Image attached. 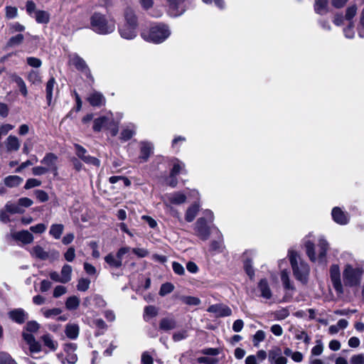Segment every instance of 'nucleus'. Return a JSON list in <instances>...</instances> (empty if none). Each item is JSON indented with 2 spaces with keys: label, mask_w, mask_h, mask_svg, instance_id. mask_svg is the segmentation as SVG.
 I'll list each match as a JSON object with an SVG mask.
<instances>
[{
  "label": "nucleus",
  "mask_w": 364,
  "mask_h": 364,
  "mask_svg": "<svg viewBox=\"0 0 364 364\" xmlns=\"http://www.w3.org/2000/svg\"><path fill=\"white\" fill-rule=\"evenodd\" d=\"M173 289H174V286L171 283H170V282L164 283L161 286V288L159 290V295L161 296H164L166 294L172 292L173 291Z\"/></svg>",
  "instance_id": "c03bdc74"
},
{
  "label": "nucleus",
  "mask_w": 364,
  "mask_h": 364,
  "mask_svg": "<svg viewBox=\"0 0 364 364\" xmlns=\"http://www.w3.org/2000/svg\"><path fill=\"white\" fill-rule=\"evenodd\" d=\"M357 13V6L356 5L353 4L350 6H348L346 10V15L345 18L350 22H352L351 20L353 18V17L355 16Z\"/></svg>",
  "instance_id": "49530a36"
},
{
  "label": "nucleus",
  "mask_w": 364,
  "mask_h": 364,
  "mask_svg": "<svg viewBox=\"0 0 364 364\" xmlns=\"http://www.w3.org/2000/svg\"><path fill=\"white\" fill-rule=\"evenodd\" d=\"M276 320H284L289 315V311L286 308H282L276 311L274 314Z\"/></svg>",
  "instance_id": "09e8293b"
},
{
  "label": "nucleus",
  "mask_w": 364,
  "mask_h": 364,
  "mask_svg": "<svg viewBox=\"0 0 364 364\" xmlns=\"http://www.w3.org/2000/svg\"><path fill=\"white\" fill-rule=\"evenodd\" d=\"M314 11L320 15L326 14L329 11L328 0H316L314 4Z\"/></svg>",
  "instance_id": "4be33fe9"
},
{
  "label": "nucleus",
  "mask_w": 364,
  "mask_h": 364,
  "mask_svg": "<svg viewBox=\"0 0 364 364\" xmlns=\"http://www.w3.org/2000/svg\"><path fill=\"white\" fill-rule=\"evenodd\" d=\"M281 281L286 290L293 292L295 290L294 286L290 281L289 273L287 270H282L281 272Z\"/></svg>",
  "instance_id": "5701e85b"
},
{
  "label": "nucleus",
  "mask_w": 364,
  "mask_h": 364,
  "mask_svg": "<svg viewBox=\"0 0 364 364\" xmlns=\"http://www.w3.org/2000/svg\"><path fill=\"white\" fill-rule=\"evenodd\" d=\"M31 231L34 233H43L46 230V225L43 223H39L30 228Z\"/></svg>",
  "instance_id": "338daca9"
},
{
  "label": "nucleus",
  "mask_w": 364,
  "mask_h": 364,
  "mask_svg": "<svg viewBox=\"0 0 364 364\" xmlns=\"http://www.w3.org/2000/svg\"><path fill=\"white\" fill-rule=\"evenodd\" d=\"M194 230L196 235L201 240H206L208 239L210 231L205 218H200L197 220Z\"/></svg>",
  "instance_id": "1a4fd4ad"
},
{
  "label": "nucleus",
  "mask_w": 364,
  "mask_h": 364,
  "mask_svg": "<svg viewBox=\"0 0 364 364\" xmlns=\"http://www.w3.org/2000/svg\"><path fill=\"white\" fill-rule=\"evenodd\" d=\"M351 364H364V355L358 354L355 355L350 358Z\"/></svg>",
  "instance_id": "774afa93"
},
{
  "label": "nucleus",
  "mask_w": 364,
  "mask_h": 364,
  "mask_svg": "<svg viewBox=\"0 0 364 364\" xmlns=\"http://www.w3.org/2000/svg\"><path fill=\"white\" fill-rule=\"evenodd\" d=\"M62 311L58 308L43 310V314L46 318H51L60 314Z\"/></svg>",
  "instance_id": "864d4df0"
},
{
  "label": "nucleus",
  "mask_w": 364,
  "mask_h": 364,
  "mask_svg": "<svg viewBox=\"0 0 364 364\" xmlns=\"http://www.w3.org/2000/svg\"><path fill=\"white\" fill-rule=\"evenodd\" d=\"M331 215L333 221L341 225H345L348 223L350 220L349 214L343 211L339 207H335L331 211Z\"/></svg>",
  "instance_id": "f8f14e48"
},
{
  "label": "nucleus",
  "mask_w": 364,
  "mask_h": 364,
  "mask_svg": "<svg viewBox=\"0 0 364 364\" xmlns=\"http://www.w3.org/2000/svg\"><path fill=\"white\" fill-rule=\"evenodd\" d=\"M67 293V288L62 285H58L53 290V297L58 298Z\"/></svg>",
  "instance_id": "5fc2aeb1"
},
{
  "label": "nucleus",
  "mask_w": 364,
  "mask_h": 364,
  "mask_svg": "<svg viewBox=\"0 0 364 364\" xmlns=\"http://www.w3.org/2000/svg\"><path fill=\"white\" fill-rule=\"evenodd\" d=\"M69 63L74 65L77 70L85 72L87 77H90L93 81L90 71L88 69L85 60L78 55L73 53L69 55Z\"/></svg>",
  "instance_id": "9d476101"
},
{
  "label": "nucleus",
  "mask_w": 364,
  "mask_h": 364,
  "mask_svg": "<svg viewBox=\"0 0 364 364\" xmlns=\"http://www.w3.org/2000/svg\"><path fill=\"white\" fill-rule=\"evenodd\" d=\"M131 250V248L129 247H122L119 248L117 251V252L115 255V257L117 258L118 260L121 261L122 263V259L124 255L129 252Z\"/></svg>",
  "instance_id": "680f3d73"
},
{
  "label": "nucleus",
  "mask_w": 364,
  "mask_h": 364,
  "mask_svg": "<svg viewBox=\"0 0 364 364\" xmlns=\"http://www.w3.org/2000/svg\"><path fill=\"white\" fill-rule=\"evenodd\" d=\"M64 230V226L62 224H53L49 230V234L55 239H60Z\"/></svg>",
  "instance_id": "c756f323"
},
{
  "label": "nucleus",
  "mask_w": 364,
  "mask_h": 364,
  "mask_svg": "<svg viewBox=\"0 0 364 364\" xmlns=\"http://www.w3.org/2000/svg\"><path fill=\"white\" fill-rule=\"evenodd\" d=\"M34 17L38 23H48L50 20V14L46 11H36Z\"/></svg>",
  "instance_id": "72a5a7b5"
},
{
  "label": "nucleus",
  "mask_w": 364,
  "mask_h": 364,
  "mask_svg": "<svg viewBox=\"0 0 364 364\" xmlns=\"http://www.w3.org/2000/svg\"><path fill=\"white\" fill-rule=\"evenodd\" d=\"M90 284V281L88 279L81 278L79 279L78 283L77 284V289L80 291H87Z\"/></svg>",
  "instance_id": "de8ad7c7"
},
{
  "label": "nucleus",
  "mask_w": 364,
  "mask_h": 364,
  "mask_svg": "<svg viewBox=\"0 0 364 364\" xmlns=\"http://www.w3.org/2000/svg\"><path fill=\"white\" fill-rule=\"evenodd\" d=\"M105 260L112 268L118 269L122 265L121 261L118 260L115 255L112 253L108 254L105 257Z\"/></svg>",
  "instance_id": "f704fd0d"
},
{
  "label": "nucleus",
  "mask_w": 364,
  "mask_h": 364,
  "mask_svg": "<svg viewBox=\"0 0 364 364\" xmlns=\"http://www.w3.org/2000/svg\"><path fill=\"white\" fill-rule=\"evenodd\" d=\"M27 80L33 85H39L41 83V76L38 71L31 70L27 75Z\"/></svg>",
  "instance_id": "c9c22d12"
},
{
  "label": "nucleus",
  "mask_w": 364,
  "mask_h": 364,
  "mask_svg": "<svg viewBox=\"0 0 364 364\" xmlns=\"http://www.w3.org/2000/svg\"><path fill=\"white\" fill-rule=\"evenodd\" d=\"M264 338H265V333L262 330L257 331L253 337L254 346H258L259 343L260 342H262V341H264Z\"/></svg>",
  "instance_id": "603ef678"
},
{
  "label": "nucleus",
  "mask_w": 364,
  "mask_h": 364,
  "mask_svg": "<svg viewBox=\"0 0 364 364\" xmlns=\"http://www.w3.org/2000/svg\"><path fill=\"white\" fill-rule=\"evenodd\" d=\"M26 63L29 66L35 68H38L42 65V61L39 58L35 57H28L26 58Z\"/></svg>",
  "instance_id": "3c124183"
},
{
  "label": "nucleus",
  "mask_w": 364,
  "mask_h": 364,
  "mask_svg": "<svg viewBox=\"0 0 364 364\" xmlns=\"http://www.w3.org/2000/svg\"><path fill=\"white\" fill-rule=\"evenodd\" d=\"M207 311L213 314L216 317L229 316L232 314L230 308L223 304L211 305L208 307Z\"/></svg>",
  "instance_id": "ddd939ff"
},
{
  "label": "nucleus",
  "mask_w": 364,
  "mask_h": 364,
  "mask_svg": "<svg viewBox=\"0 0 364 364\" xmlns=\"http://www.w3.org/2000/svg\"><path fill=\"white\" fill-rule=\"evenodd\" d=\"M77 349V346L75 343H67L64 346V350L67 355L65 358H62L61 363L63 364H75L77 360V356L75 353Z\"/></svg>",
  "instance_id": "9b49d317"
},
{
  "label": "nucleus",
  "mask_w": 364,
  "mask_h": 364,
  "mask_svg": "<svg viewBox=\"0 0 364 364\" xmlns=\"http://www.w3.org/2000/svg\"><path fill=\"white\" fill-rule=\"evenodd\" d=\"M176 327V321L172 316H168L161 320L159 323V328L163 331H170Z\"/></svg>",
  "instance_id": "aec40b11"
},
{
  "label": "nucleus",
  "mask_w": 364,
  "mask_h": 364,
  "mask_svg": "<svg viewBox=\"0 0 364 364\" xmlns=\"http://www.w3.org/2000/svg\"><path fill=\"white\" fill-rule=\"evenodd\" d=\"M12 237L16 240H19L24 244H30L33 240V235L28 230H21L12 233Z\"/></svg>",
  "instance_id": "a211bd4d"
},
{
  "label": "nucleus",
  "mask_w": 364,
  "mask_h": 364,
  "mask_svg": "<svg viewBox=\"0 0 364 364\" xmlns=\"http://www.w3.org/2000/svg\"><path fill=\"white\" fill-rule=\"evenodd\" d=\"M323 350V346L321 341H316V345L311 349V356L320 355Z\"/></svg>",
  "instance_id": "8fccbe9b"
},
{
  "label": "nucleus",
  "mask_w": 364,
  "mask_h": 364,
  "mask_svg": "<svg viewBox=\"0 0 364 364\" xmlns=\"http://www.w3.org/2000/svg\"><path fill=\"white\" fill-rule=\"evenodd\" d=\"M80 304V299L77 296H69L65 301V307L69 311L76 310Z\"/></svg>",
  "instance_id": "bb28decb"
},
{
  "label": "nucleus",
  "mask_w": 364,
  "mask_h": 364,
  "mask_svg": "<svg viewBox=\"0 0 364 364\" xmlns=\"http://www.w3.org/2000/svg\"><path fill=\"white\" fill-rule=\"evenodd\" d=\"M109 120V114L107 116L95 119L94 121L93 129L95 132H100L102 128H106L108 121Z\"/></svg>",
  "instance_id": "b1692460"
},
{
  "label": "nucleus",
  "mask_w": 364,
  "mask_h": 364,
  "mask_svg": "<svg viewBox=\"0 0 364 364\" xmlns=\"http://www.w3.org/2000/svg\"><path fill=\"white\" fill-rule=\"evenodd\" d=\"M5 209L7 212L15 214V213H22L23 210L21 208L19 205H16L12 203L11 202H8L5 205Z\"/></svg>",
  "instance_id": "37998d69"
},
{
  "label": "nucleus",
  "mask_w": 364,
  "mask_h": 364,
  "mask_svg": "<svg viewBox=\"0 0 364 364\" xmlns=\"http://www.w3.org/2000/svg\"><path fill=\"white\" fill-rule=\"evenodd\" d=\"M55 84V80L54 77H51L48 81V82L46 84V99H47L48 105H50V102L52 100L53 90Z\"/></svg>",
  "instance_id": "4c0bfd02"
},
{
  "label": "nucleus",
  "mask_w": 364,
  "mask_h": 364,
  "mask_svg": "<svg viewBox=\"0 0 364 364\" xmlns=\"http://www.w3.org/2000/svg\"><path fill=\"white\" fill-rule=\"evenodd\" d=\"M363 271L362 268L353 267L350 264L345 265L343 270V282L341 279L340 267L338 264H332L329 269L330 279L332 286L337 295L344 293V287H357L360 284Z\"/></svg>",
  "instance_id": "f257e3e1"
},
{
  "label": "nucleus",
  "mask_w": 364,
  "mask_h": 364,
  "mask_svg": "<svg viewBox=\"0 0 364 364\" xmlns=\"http://www.w3.org/2000/svg\"><path fill=\"white\" fill-rule=\"evenodd\" d=\"M13 80L19 88V91L21 95L26 97L28 95V90L23 80L21 77L15 75L13 77Z\"/></svg>",
  "instance_id": "e433bc0d"
},
{
  "label": "nucleus",
  "mask_w": 364,
  "mask_h": 364,
  "mask_svg": "<svg viewBox=\"0 0 364 364\" xmlns=\"http://www.w3.org/2000/svg\"><path fill=\"white\" fill-rule=\"evenodd\" d=\"M269 360L274 364H287V359L282 355L279 348L272 349L269 352Z\"/></svg>",
  "instance_id": "2eb2a0df"
},
{
  "label": "nucleus",
  "mask_w": 364,
  "mask_h": 364,
  "mask_svg": "<svg viewBox=\"0 0 364 364\" xmlns=\"http://www.w3.org/2000/svg\"><path fill=\"white\" fill-rule=\"evenodd\" d=\"M172 268L175 274L178 275H183L185 274V269L182 264L177 262L172 263Z\"/></svg>",
  "instance_id": "bf43d9fd"
},
{
  "label": "nucleus",
  "mask_w": 364,
  "mask_h": 364,
  "mask_svg": "<svg viewBox=\"0 0 364 364\" xmlns=\"http://www.w3.org/2000/svg\"><path fill=\"white\" fill-rule=\"evenodd\" d=\"M5 144L8 151H16L20 148V141L18 139L13 135L8 136L5 141Z\"/></svg>",
  "instance_id": "412c9836"
},
{
  "label": "nucleus",
  "mask_w": 364,
  "mask_h": 364,
  "mask_svg": "<svg viewBox=\"0 0 364 364\" xmlns=\"http://www.w3.org/2000/svg\"><path fill=\"white\" fill-rule=\"evenodd\" d=\"M109 116L110 120L108 121L106 129L109 130L112 136H116L118 133V122L114 121L112 113H109Z\"/></svg>",
  "instance_id": "ea45409f"
},
{
  "label": "nucleus",
  "mask_w": 364,
  "mask_h": 364,
  "mask_svg": "<svg viewBox=\"0 0 364 364\" xmlns=\"http://www.w3.org/2000/svg\"><path fill=\"white\" fill-rule=\"evenodd\" d=\"M186 196L181 192L167 193L163 196V201L164 205L167 208L169 209L171 214L177 218H179L180 217L179 213L177 210H173L171 205L183 204L186 202Z\"/></svg>",
  "instance_id": "0eeeda50"
},
{
  "label": "nucleus",
  "mask_w": 364,
  "mask_h": 364,
  "mask_svg": "<svg viewBox=\"0 0 364 364\" xmlns=\"http://www.w3.org/2000/svg\"><path fill=\"white\" fill-rule=\"evenodd\" d=\"M23 178L18 176H9L4 178V183L6 186L12 188L20 185Z\"/></svg>",
  "instance_id": "2f4dec72"
},
{
  "label": "nucleus",
  "mask_w": 364,
  "mask_h": 364,
  "mask_svg": "<svg viewBox=\"0 0 364 364\" xmlns=\"http://www.w3.org/2000/svg\"><path fill=\"white\" fill-rule=\"evenodd\" d=\"M35 195L40 202H46L49 198L47 193L43 190H36L35 191Z\"/></svg>",
  "instance_id": "e2e57ef3"
},
{
  "label": "nucleus",
  "mask_w": 364,
  "mask_h": 364,
  "mask_svg": "<svg viewBox=\"0 0 364 364\" xmlns=\"http://www.w3.org/2000/svg\"><path fill=\"white\" fill-rule=\"evenodd\" d=\"M181 301L189 306H198L200 304V300L198 297L191 296H182Z\"/></svg>",
  "instance_id": "a18cd8bd"
},
{
  "label": "nucleus",
  "mask_w": 364,
  "mask_h": 364,
  "mask_svg": "<svg viewBox=\"0 0 364 364\" xmlns=\"http://www.w3.org/2000/svg\"><path fill=\"white\" fill-rule=\"evenodd\" d=\"M72 274V267L69 264H65L62 267L60 276L63 279V283L65 284L70 281Z\"/></svg>",
  "instance_id": "58836bf2"
},
{
  "label": "nucleus",
  "mask_w": 364,
  "mask_h": 364,
  "mask_svg": "<svg viewBox=\"0 0 364 364\" xmlns=\"http://www.w3.org/2000/svg\"><path fill=\"white\" fill-rule=\"evenodd\" d=\"M91 29L100 35L112 33L116 28L114 20L99 13H95L90 18Z\"/></svg>",
  "instance_id": "20e7f679"
},
{
  "label": "nucleus",
  "mask_w": 364,
  "mask_h": 364,
  "mask_svg": "<svg viewBox=\"0 0 364 364\" xmlns=\"http://www.w3.org/2000/svg\"><path fill=\"white\" fill-rule=\"evenodd\" d=\"M125 23L119 27L121 36L125 39H133L136 36L137 21L134 12L127 9L124 13Z\"/></svg>",
  "instance_id": "423d86ee"
},
{
  "label": "nucleus",
  "mask_w": 364,
  "mask_h": 364,
  "mask_svg": "<svg viewBox=\"0 0 364 364\" xmlns=\"http://www.w3.org/2000/svg\"><path fill=\"white\" fill-rule=\"evenodd\" d=\"M169 4L170 9H171L172 15L177 16L181 15L184 12V9L181 8L178 10L179 3L178 0H166Z\"/></svg>",
  "instance_id": "a19ab883"
},
{
  "label": "nucleus",
  "mask_w": 364,
  "mask_h": 364,
  "mask_svg": "<svg viewBox=\"0 0 364 364\" xmlns=\"http://www.w3.org/2000/svg\"><path fill=\"white\" fill-rule=\"evenodd\" d=\"M31 254L33 257L41 259L42 260H45L48 257V253L39 245L33 247L31 251Z\"/></svg>",
  "instance_id": "cd10ccee"
},
{
  "label": "nucleus",
  "mask_w": 364,
  "mask_h": 364,
  "mask_svg": "<svg viewBox=\"0 0 364 364\" xmlns=\"http://www.w3.org/2000/svg\"><path fill=\"white\" fill-rule=\"evenodd\" d=\"M288 255L295 279L303 284H307L310 274L309 265L295 251H289Z\"/></svg>",
  "instance_id": "7ed1b4c3"
},
{
  "label": "nucleus",
  "mask_w": 364,
  "mask_h": 364,
  "mask_svg": "<svg viewBox=\"0 0 364 364\" xmlns=\"http://www.w3.org/2000/svg\"><path fill=\"white\" fill-rule=\"evenodd\" d=\"M136 132V127L134 124H129L126 128H124L122 132L120 139L123 141H128L130 139Z\"/></svg>",
  "instance_id": "393cba45"
},
{
  "label": "nucleus",
  "mask_w": 364,
  "mask_h": 364,
  "mask_svg": "<svg viewBox=\"0 0 364 364\" xmlns=\"http://www.w3.org/2000/svg\"><path fill=\"white\" fill-rule=\"evenodd\" d=\"M158 314V309L154 306H148L144 309V318L145 321H149V318L156 316Z\"/></svg>",
  "instance_id": "79ce46f5"
},
{
  "label": "nucleus",
  "mask_w": 364,
  "mask_h": 364,
  "mask_svg": "<svg viewBox=\"0 0 364 364\" xmlns=\"http://www.w3.org/2000/svg\"><path fill=\"white\" fill-rule=\"evenodd\" d=\"M185 164L177 159L173 160V168L171 171V176H176L184 171Z\"/></svg>",
  "instance_id": "c85d7f7f"
},
{
  "label": "nucleus",
  "mask_w": 364,
  "mask_h": 364,
  "mask_svg": "<svg viewBox=\"0 0 364 364\" xmlns=\"http://www.w3.org/2000/svg\"><path fill=\"white\" fill-rule=\"evenodd\" d=\"M9 317L18 323H23L28 318V314L22 309H17L9 312Z\"/></svg>",
  "instance_id": "6ab92c4d"
},
{
  "label": "nucleus",
  "mask_w": 364,
  "mask_h": 364,
  "mask_svg": "<svg viewBox=\"0 0 364 364\" xmlns=\"http://www.w3.org/2000/svg\"><path fill=\"white\" fill-rule=\"evenodd\" d=\"M58 156L53 153H48L45 155L41 163L47 168L48 172L52 173L55 176L58 175Z\"/></svg>",
  "instance_id": "6e6552de"
},
{
  "label": "nucleus",
  "mask_w": 364,
  "mask_h": 364,
  "mask_svg": "<svg viewBox=\"0 0 364 364\" xmlns=\"http://www.w3.org/2000/svg\"><path fill=\"white\" fill-rule=\"evenodd\" d=\"M244 268L247 275L252 279L255 275V271L250 260L245 261Z\"/></svg>",
  "instance_id": "0e129e2a"
},
{
  "label": "nucleus",
  "mask_w": 364,
  "mask_h": 364,
  "mask_svg": "<svg viewBox=\"0 0 364 364\" xmlns=\"http://www.w3.org/2000/svg\"><path fill=\"white\" fill-rule=\"evenodd\" d=\"M258 291H259V296L265 299H270L272 296V292L269 286V284L265 279H261L257 285Z\"/></svg>",
  "instance_id": "f3484780"
},
{
  "label": "nucleus",
  "mask_w": 364,
  "mask_h": 364,
  "mask_svg": "<svg viewBox=\"0 0 364 364\" xmlns=\"http://www.w3.org/2000/svg\"><path fill=\"white\" fill-rule=\"evenodd\" d=\"M41 339L44 346L48 348L50 350L55 351L57 349L58 343L53 339L50 334L43 335L41 337Z\"/></svg>",
  "instance_id": "7c9ffc66"
},
{
  "label": "nucleus",
  "mask_w": 364,
  "mask_h": 364,
  "mask_svg": "<svg viewBox=\"0 0 364 364\" xmlns=\"http://www.w3.org/2000/svg\"><path fill=\"white\" fill-rule=\"evenodd\" d=\"M0 364H16V363L6 353H0Z\"/></svg>",
  "instance_id": "6e6d98bb"
},
{
  "label": "nucleus",
  "mask_w": 364,
  "mask_h": 364,
  "mask_svg": "<svg viewBox=\"0 0 364 364\" xmlns=\"http://www.w3.org/2000/svg\"><path fill=\"white\" fill-rule=\"evenodd\" d=\"M65 332L69 338L75 339L79 334V326L75 323L68 324L65 327Z\"/></svg>",
  "instance_id": "a878e982"
},
{
  "label": "nucleus",
  "mask_w": 364,
  "mask_h": 364,
  "mask_svg": "<svg viewBox=\"0 0 364 364\" xmlns=\"http://www.w3.org/2000/svg\"><path fill=\"white\" fill-rule=\"evenodd\" d=\"M87 101L93 107H100L105 104V97L104 95L97 91L91 92L87 97Z\"/></svg>",
  "instance_id": "dca6fc26"
},
{
  "label": "nucleus",
  "mask_w": 364,
  "mask_h": 364,
  "mask_svg": "<svg viewBox=\"0 0 364 364\" xmlns=\"http://www.w3.org/2000/svg\"><path fill=\"white\" fill-rule=\"evenodd\" d=\"M154 146L151 142L141 141L140 143V156L139 158L143 161H146L152 154Z\"/></svg>",
  "instance_id": "4468645a"
},
{
  "label": "nucleus",
  "mask_w": 364,
  "mask_h": 364,
  "mask_svg": "<svg viewBox=\"0 0 364 364\" xmlns=\"http://www.w3.org/2000/svg\"><path fill=\"white\" fill-rule=\"evenodd\" d=\"M171 35L168 27L164 24L152 26L149 31H144L141 37L146 41L161 43Z\"/></svg>",
  "instance_id": "39448f33"
},
{
  "label": "nucleus",
  "mask_w": 364,
  "mask_h": 364,
  "mask_svg": "<svg viewBox=\"0 0 364 364\" xmlns=\"http://www.w3.org/2000/svg\"><path fill=\"white\" fill-rule=\"evenodd\" d=\"M199 210V204L195 203L189 207L186 213V220L187 222H192L196 216L197 213Z\"/></svg>",
  "instance_id": "473e14b6"
},
{
  "label": "nucleus",
  "mask_w": 364,
  "mask_h": 364,
  "mask_svg": "<svg viewBox=\"0 0 364 364\" xmlns=\"http://www.w3.org/2000/svg\"><path fill=\"white\" fill-rule=\"evenodd\" d=\"M133 253H134L138 257L143 258L149 255V251L144 248H133Z\"/></svg>",
  "instance_id": "69168bd1"
},
{
  "label": "nucleus",
  "mask_w": 364,
  "mask_h": 364,
  "mask_svg": "<svg viewBox=\"0 0 364 364\" xmlns=\"http://www.w3.org/2000/svg\"><path fill=\"white\" fill-rule=\"evenodd\" d=\"M353 28H354L353 23L350 22L348 26L344 28L343 32H344V35L346 38H353V36L355 35V31H354Z\"/></svg>",
  "instance_id": "052dcab7"
},
{
  "label": "nucleus",
  "mask_w": 364,
  "mask_h": 364,
  "mask_svg": "<svg viewBox=\"0 0 364 364\" xmlns=\"http://www.w3.org/2000/svg\"><path fill=\"white\" fill-rule=\"evenodd\" d=\"M41 181L36 178H28L25 184L26 189H30L41 186Z\"/></svg>",
  "instance_id": "4d7b16f0"
},
{
  "label": "nucleus",
  "mask_w": 364,
  "mask_h": 364,
  "mask_svg": "<svg viewBox=\"0 0 364 364\" xmlns=\"http://www.w3.org/2000/svg\"><path fill=\"white\" fill-rule=\"evenodd\" d=\"M328 247V242L323 237L318 238L317 249L311 241H307L305 243L306 253L309 259L313 262H317L323 265H326L327 263L326 253Z\"/></svg>",
  "instance_id": "f03ea898"
},
{
  "label": "nucleus",
  "mask_w": 364,
  "mask_h": 364,
  "mask_svg": "<svg viewBox=\"0 0 364 364\" xmlns=\"http://www.w3.org/2000/svg\"><path fill=\"white\" fill-rule=\"evenodd\" d=\"M75 148L77 156L84 161L85 158L87 157V156L86 155V149L79 144H75Z\"/></svg>",
  "instance_id": "13d9d810"
}]
</instances>
